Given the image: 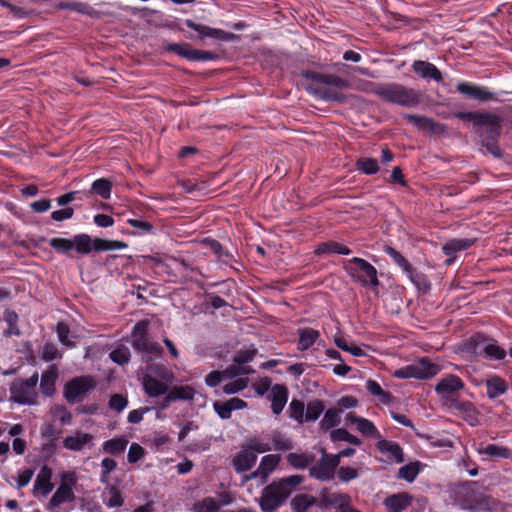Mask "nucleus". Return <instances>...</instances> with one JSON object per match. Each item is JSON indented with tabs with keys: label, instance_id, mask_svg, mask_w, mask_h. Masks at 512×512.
Instances as JSON below:
<instances>
[{
	"label": "nucleus",
	"instance_id": "nucleus-1",
	"mask_svg": "<svg viewBox=\"0 0 512 512\" xmlns=\"http://www.w3.org/2000/svg\"><path fill=\"white\" fill-rule=\"evenodd\" d=\"M302 475H291L272 481L263 490L259 506L263 512H274L282 506L296 488L304 482Z\"/></svg>",
	"mask_w": 512,
	"mask_h": 512
},
{
	"label": "nucleus",
	"instance_id": "nucleus-2",
	"mask_svg": "<svg viewBox=\"0 0 512 512\" xmlns=\"http://www.w3.org/2000/svg\"><path fill=\"white\" fill-rule=\"evenodd\" d=\"M311 83L306 89L309 93L326 101L343 102L345 100L341 91L349 86L348 82L339 76L307 72L304 75Z\"/></svg>",
	"mask_w": 512,
	"mask_h": 512
},
{
	"label": "nucleus",
	"instance_id": "nucleus-3",
	"mask_svg": "<svg viewBox=\"0 0 512 512\" xmlns=\"http://www.w3.org/2000/svg\"><path fill=\"white\" fill-rule=\"evenodd\" d=\"M384 101L401 106H414L419 102L417 92L398 83H370L366 89Z\"/></svg>",
	"mask_w": 512,
	"mask_h": 512
},
{
	"label": "nucleus",
	"instance_id": "nucleus-4",
	"mask_svg": "<svg viewBox=\"0 0 512 512\" xmlns=\"http://www.w3.org/2000/svg\"><path fill=\"white\" fill-rule=\"evenodd\" d=\"M464 389V383L456 375H448L442 378L436 385L435 391L440 395L443 404L460 411L474 413L470 403H461L457 400L460 390Z\"/></svg>",
	"mask_w": 512,
	"mask_h": 512
},
{
	"label": "nucleus",
	"instance_id": "nucleus-5",
	"mask_svg": "<svg viewBox=\"0 0 512 512\" xmlns=\"http://www.w3.org/2000/svg\"><path fill=\"white\" fill-rule=\"evenodd\" d=\"M348 274L366 287H376L379 284L376 268L366 260L354 257L345 264Z\"/></svg>",
	"mask_w": 512,
	"mask_h": 512
},
{
	"label": "nucleus",
	"instance_id": "nucleus-6",
	"mask_svg": "<svg viewBox=\"0 0 512 512\" xmlns=\"http://www.w3.org/2000/svg\"><path fill=\"white\" fill-rule=\"evenodd\" d=\"M149 321L142 320L136 323L132 330V347L139 353L148 356V360L152 356H159L162 353L161 346L147 338Z\"/></svg>",
	"mask_w": 512,
	"mask_h": 512
},
{
	"label": "nucleus",
	"instance_id": "nucleus-7",
	"mask_svg": "<svg viewBox=\"0 0 512 512\" xmlns=\"http://www.w3.org/2000/svg\"><path fill=\"white\" fill-rule=\"evenodd\" d=\"M38 383V374L34 373L28 379H17L10 387V400L24 405H33L36 403V385Z\"/></svg>",
	"mask_w": 512,
	"mask_h": 512
},
{
	"label": "nucleus",
	"instance_id": "nucleus-8",
	"mask_svg": "<svg viewBox=\"0 0 512 512\" xmlns=\"http://www.w3.org/2000/svg\"><path fill=\"white\" fill-rule=\"evenodd\" d=\"M439 371L440 369L436 364H433L427 359L423 358L419 362L396 370L395 376L402 379H428L435 376Z\"/></svg>",
	"mask_w": 512,
	"mask_h": 512
},
{
	"label": "nucleus",
	"instance_id": "nucleus-9",
	"mask_svg": "<svg viewBox=\"0 0 512 512\" xmlns=\"http://www.w3.org/2000/svg\"><path fill=\"white\" fill-rule=\"evenodd\" d=\"M322 452V458L310 468L309 473L311 477L317 480L329 481L334 478L335 470L338 467V457L327 454L325 450Z\"/></svg>",
	"mask_w": 512,
	"mask_h": 512
},
{
	"label": "nucleus",
	"instance_id": "nucleus-10",
	"mask_svg": "<svg viewBox=\"0 0 512 512\" xmlns=\"http://www.w3.org/2000/svg\"><path fill=\"white\" fill-rule=\"evenodd\" d=\"M165 49L191 61H208L216 58L215 53L193 49L187 43H169Z\"/></svg>",
	"mask_w": 512,
	"mask_h": 512
},
{
	"label": "nucleus",
	"instance_id": "nucleus-11",
	"mask_svg": "<svg viewBox=\"0 0 512 512\" xmlns=\"http://www.w3.org/2000/svg\"><path fill=\"white\" fill-rule=\"evenodd\" d=\"M93 386V381L89 377L75 378L65 385V398L70 403L79 402Z\"/></svg>",
	"mask_w": 512,
	"mask_h": 512
},
{
	"label": "nucleus",
	"instance_id": "nucleus-12",
	"mask_svg": "<svg viewBox=\"0 0 512 512\" xmlns=\"http://www.w3.org/2000/svg\"><path fill=\"white\" fill-rule=\"evenodd\" d=\"M481 336L477 335L471 339L467 349L473 354L484 352L485 355L494 360H502L506 356V351L498 346L495 342L486 343L484 340H480Z\"/></svg>",
	"mask_w": 512,
	"mask_h": 512
},
{
	"label": "nucleus",
	"instance_id": "nucleus-13",
	"mask_svg": "<svg viewBox=\"0 0 512 512\" xmlns=\"http://www.w3.org/2000/svg\"><path fill=\"white\" fill-rule=\"evenodd\" d=\"M320 498L318 502V506L321 509H327L329 507H333L340 512L343 510L348 504L351 503V497L348 494L344 493H336L330 492L328 489L324 488L319 493Z\"/></svg>",
	"mask_w": 512,
	"mask_h": 512
},
{
	"label": "nucleus",
	"instance_id": "nucleus-14",
	"mask_svg": "<svg viewBox=\"0 0 512 512\" xmlns=\"http://www.w3.org/2000/svg\"><path fill=\"white\" fill-rule=\"evenodd\" d=\"M482 117H487L479 120L476 129L477 132L484 140H494L500 133V118L492 113H482Z\"/></svg>",
	"mask_w": 512,
	"mask_h": 512
},
{
	"label": "nucleus",
	"instance_id": "nucleus-15",
	"mask_svg": "<svg viewBox=\"0 0 512 512\" xmlns=\"http://www.w3.org/2000/svg\"><path fill=\"white\" fill-rule=\"evenodd\" d=\"M185 24L187 27L197 31L203 37H210L223 41H231L238 38L236 34L225 32L221 29L211 28L205 25L197 24L190 19H187L185 21Z\"/></svg>",
	"mask_w": 512,
	"mask_h": 512
},
{
	"label": "nucleus",
	"instance_id": "nucleus-16",
	"mask_svg": "<svg viewBox=\"0 0 512 512\" xmlns=\"http://www.w3.org/2000/svg\"><path fill=\"white\" fill-rule=\"evenodd\" d=\"M405 118L411 124L415 125L418 129L423 131H430L433 133L440 134L445 130L444 125L425 116L408 114L405 116Z\"/></svg>",
	"mask_w": 512,
	"mask_h": 512
},
{
	"label": "nucleus",
	"instance_id": "nucleus-17",
	"mask_svg": "<svg viewBox=\"0 0 512 512\" xmlns=\"http://www.w3.org/2000/svg\"><path fill=\"white\" fill-rule=\"evenodd\" d=\"M268 397L272 402V411L275 414H279L287 403L288 390L285 386L276 384L271 388V392Z\"/></svg>",
	"mask_w": 512,
	"mask_h": 512
},
{
	"label": "nucleus",
	"instance_id": "nucleus-18",
	"mask_svg": "<svg viewBox=\"0 0 512 512\" xmlns=\"http://www.w3.org/2000/svg\"><path fill=\"white\" fill-rule=\"evenodd\" d=\"M256 460L257 455L244 447L233 458V465L237 472H244L250 470L256 463Z\"/></svg>",
	"mask_w": 512,
	"mask_h": 512
},
{
	"label": "nucleus",
	"instance_id": "nucleus-19",
	"mask_svg": "<svg viewBox=\"0 0 512 512\" xmlns=\"http://www.w3.org/2000/svg\"><path fill=\"white\" fill-rule=\"evenodd\" d=\"M457 90L472 99L488 101L493 98V94L486 89L466 82L459 83Z\"/></svg>",
	"mask_w": 512,
	"mask_h": 512
},
{
	"label": "nucleus",
	"instance_id": "nucleus-20",
	"mask_svg": "<svg viewBox=\"0 0 512 512\" xmlns=\"http://www.w3.org/2000/svg\"><path fill=\"white\" fill-rule=\"evenodd\" d=\"M101 498L108 508H119L124 504L121 491L113 484H107L105 486Z\"/></svg>",
	"mask_w": 512,
	"mask_h": 512
},
{
	"label": "nucleus",
	"instance_id": "nucleus-21",
	"mask_svg": "<svg viewBox=\"0 0 512 512\" xmlns=\"http://www.w3.org/2000/svg\"><path fill=\"white\" fill-rule=\"evenodd\" d=\"M377 448L382 454L386 455L389 460L395 461L396 463H401L404 461L402 449L395 442L379 440L377 443Z\"/></svg>",
	"mask_w": 512,
	"mask_h": 512
},
{
	"label": "nucleus",
	"instance_id": "nucleus-22",
	"mask_svg": "<svg viewBox=\"0 0 512 512\" xmlns=\"http://www.w3.org/2000/svg\"><path fill=\"white\" fill-rule=\"evenodd\" d=\"M413 71L423 78H431L437 82L442 80L441 72L432 63L417 60L413 63Z\"/></svg>",
	"mask_w": 512,
	"mask_h": 512
},
{
	"label": "nucleus",
	"instance_id": "nucleus-23",
	"mask_svg": "<svg viewBox=\"0 0 512 512\" xmlns=\"http://www.w3.org/2000/svg\"><path fill=\"white\" fill-rule=\"evenodd\" d=\"M75 500V494L68 483H61L56 492L50 499V506L53 508L59 507L63 503L72 502Z\"/></svg>",
	"mask_w": 512,
	"mask_h": 512
},
{
	"label": "nucleus",
	"instance_id": "nucleus-24",
	"mask_svg": "<svg viewBox=\"0 0 512 512\" xmlns=\"http://www.w3.org/2000/svg\"><path fill=\"white\" fill-rule=\"evenodd\" d=\"M411 496L407 493H398L389 496L384 504L389 512H402L411 504Z\"/></svg>",
	"mask_w": 512,
	"mask_h": 512
},
{
	"label": "nucleus",
	"instance_id": "nucleus-25",
	"mask_svg": "<svg viewBox=\"0 0 512 512\" xmlns=\"http://www.w3.org/2000/svg\"><path fill=\"white\" fill-rule=\"evenodd\" d=\"M51 477L52 470L46 465L42 466L34 483L35 489L40 490L43 495L50 493L53 489Z\"/></svg>",
	"mask_w": 512,
	"mask_h": 512
},
{
	"label": "nucleus",
	"instance_id": "nucleus-26",
	"mask_svg": "<svg viewBox=\"0 0 512 512\" xmlns=\"http://www.w3.org/2000/svg\"><path fill=\"white\" fill-rule=\"evenodd\" d=\"M58 377V371L55 366H51L41 376L40 389L46 396H52L55 392V382Z\"/></svg>",
	"mask_w": 512,
	"mask_h": 512
},
{
	"label": "nucleus",
	"instance_id": "nucleus-27",
	"mask_svg": "<svg viewBox=\"0 0 512 512\" xmlns=\"http://www.w3.org/2000/svg\"><path fill=\"white\" fill-rule=\"evenodd\" d=\"M143 388L150 397H158L168 391V386L150 375L143 377Z\"/></svg>",
	"mask_w": 512,
	"mask_h": 512
},
{
	"label": "nucleus",
	"instance_id": "nucleus-28",
	"mask_svg": "<svg viewBox=\"0 0 512 512\" xmlns=\"http://www.w3.org/2000/svg\"><path fill=\"white\" fill-rule=\"evenodd\" d=\"M318 504L317 498L306 493L297 494L290 502L293 512H306L313 505Z\"/></svg>",
	"mask_w": 512,
	"mask_h": 512
},
{
	"label": "nucleus",
	"instance_id": "nucleus-29",
	"mask_svg": "<svg viewBox=\"0 0 512 512\" xmlns=\"http://www.w3.org/2000/svg\"><path fill=\"white\" fill-rule=\"evenodd\" d=\"M93 436L88 433L77 432L73 436H68L64 439L65 448L73 451L81 450L89 441H91Z\"/></svg>",
	"mask_w": 512,
	"mask_h": 512
},
{
	"label": "nucleus",
	"instance_id": "nucleus-30",
	"mask_svg": "<svg viewBox=\"0 0 512 512\" xmlns=\"http://www.w3.org/2000/svg\"><path fill=\"white\" fill-rule=\"evenodd\" d=\"M487 396L494 399L507 391L508 385L505 380L498 376H493L486 381Z\"/></svg>",
	"mask_w": 512,
	"mask_h": 512
},
{
	"label": "nucleus",
	"instance_id": "nucleus-31",
	"mask_svg": "<svg viewBox=\"0 0 512 512\" xmlns=\"http://www.w3.org/2000/svg\"><path fill=\"white\" fill-rule=\"evenodd\" d=\"M384 251L395 261V263L400 266L410 277L413 283H418L414 278L412 273V267L410 263L406 260V258L398 252L396 249L386 246Z\"/></svg>",
	"mask_w": 512,
	"mask_h": 512
},
{
	"label": "nucleus",
	"instance_id": "nucleus-32",
	"mask_svg": "<svg viewBox=\"0 0 512 512\" xmlns=\"http://www.w3.org/2000/svg\"><path fill=\"white\" fill-rule=\"evenodd\" d=\"M477 451L479 454L487 455L490 458H509L511 455L509 448L495 444L481 446Z\"/></svg>",
	"mask_w": 512,
	"mask_h": 512
},
{
	"label": "nucleus",
	"instance_id": "nucleus-33",
	"mask_svg": "<svg viewBox=\"0 0 512 512\" xmlns=\"http://www.w3.org/2000/svg\"><path fill=\"white\" fill-rule=\"evenodd\" d=\"M474 240L471 239H452L443 245V252L447 256H453L456 252L466 250L472 246Z\"/></svg>",
	"mask_w": 512,
	"mask_h": 512
},
{
	"label": "nucleus",
	"instance_id": "nucleus-34",
	"mask_svg": "<svg viewBox=\"0 0 512 512\" xmlns=\"http://www.w3.org/2000/svg\"><path fill=\"white\" fill-rule=\"evenodd\" d=\"M316 254H323V253H337L342 255H349L351 253V250L338 242L335 241H329L325 243H321L318 245V247L315 250Z\"/></svg>",
	"mask_w": 512,
	"mask_h": 512
},
{
	"label": "nucleus",
	"instance_id": "nucleus-35",
	"mask_svg": "<svg viewBox=\"0 0 512 512\" xmlns=\"http://www.w3.org/2000/svg\"><path fill=\"white\" fill-rule=\"evenodd\" d=\"M128 445V440L125 438H114L105 441L102 445V449L105 453L111 455H119L124 452Z\"/></svg>",
	"mask_w": 512,
	"mask_h": 512
},
{
	"label": "nucleus",
	"instance_id": "nucleus-36",
	"mask_svg": "<svg viewBox=\"0 0 512 512\" xmlns=\"http://www.w3.org/2000/svg\"><path fill=\"white\" fill-rule=\"evenodd\" d=\"M319 337V332L312 328H305L299 331V348L300 350H307L310 348Z\"/></svg>",
	"mask_w": 512,
	"mask_h": 512
},
{
	"label": "nucleus",
	"instance_id": "nucleus-37",
	"mask_svg": "<svg viewBox=\"0 0 512 512\" xmlns=\"http://www.w3.org/2000/svg\"><path fill=\"white\" fill-rule=\"evenodd\" d=\"M280 461V456L269 454L264 456L260 462V471H263V482L266 481L269 474L277 467Z\"/></svg>",
	"mask_w": 512,
	"mask_h": 512
},
{
	"label": "nucleus",
	"instance_id": "nucleus-38",
	"mask_svg": "<svg viewBox=\"0 0 512 512\" xmlns=\"http://www.w3.org/2000/svg\"><path fill=\"white\" fill-rule=\"evenodd\" d=\"M288 463L295 467L304 469L314 461V457L305 453H289L287 456Z\"/></svg>",
	"mask_w": 512,
	"mask_h": 512
},
{
	"label": "nucleus",
	"instance_id": "nucleus-39",
	"mask_svg": "<svg viewBox=\"0 0 512 512\" xmlns=\"http://www.w3.org/2000/svg\"><path fill=\"white\" fill-rule=\"evenodd\" d=\"M96 251L120 250L127 247V244L122 241H109L101 238L93 240V246Z\"/></svg>",
	"mask_w": 512,
	"mask_h": 512
},
{
	"label": "nucleus",
	"instance_id": "nucleus-40",
	"mask_svg": "<svg viewBox=\"0 0 512 512\" xmlns=\"http://www.w3.org/2000/svg\"><path fill=\"white\" fill-rule=\"evenodd\" d=\"M340 413H341L340 409H337V408L328 409L320 422L321 428L328 430L332 427L337 426L340 423Z\"/></svg>",
	"mask_w": 512,
	"mask_h": 512
},
{
	"label": "nucleus",
	"instance_id": "nucleus-41",
	"mask_svg": "<svg viewBox=\"0 0 512 512\" xmlns=\"http://www.w3.org/2000/svg\"><path fill=\"white\" fill-rule=\"evenodd\" d=\"M357 169L364 174L372 175L378 172V162L374 158H360L356 162Z\"/></svg>",
	"mask_w": 512,
	"mask_h": 512
},
{
	"label": "nucleus",
	"instance_id": "nucleus-42",
	"mask_svg": "<svg viewBox=\"0 0 512 512\" xmlns=\"http://www.w3.org/2000/svg\"><path fill=\"white\" fill-rule=\"evenodd\" d=\"M112 184L105 178H100L93 182L91 190L101 196L103 199L110 197Z\"/></svg>",
	"mask_w": 512,
	"mask_h": 512
},
{
	"label": "nucleus",
	"instance_id": "nucleus-43",
	"mask_svg": "<svg viewBox=\"0 0 512 512\" xmlns=\"http://www.w3.org/2000/svg\"><path fill=\"white\" fill-rule=\"evenodd\" d=\"M330 437L333 441H346L356 446H359L361 444L359 438L350 434L347 430L342 428L331 431Z\"/></svg>",
	"mask_w": 512,
	"mask_h": 512
},
{
	"label": "nucleus",
	"instance_id": "nucleus-44",
	"mask_svg": "<svg viewBox=\"0 0 512 512\" xmlns=\"http://www.w3.org/2000/svg\"><path fill=\"white\" fill-rule=\"evenodd\" d=\"M357 430L367 437H372L376 439H380L381 437L376 426L371 421L365 418H361V420H359Z\"/></svg>",
	"mask_w": 512,
	"mask_h": 512
},
{
	"label": "nucleus",
	"instance_id": "nucleus-45",
	"mask_svg": "<svg viewBox=\"0 0 512 512\" xmlns=\"http://www.w3.org/2000/svg\"><path fill=\"white\" fill-rule=\"evenodd\" d=\"M324 410V404L320 400H313L308 403L306 412H305V419L307 421H315L318 419L320 414Z\"/></svg>",
	"mask_w": 512,
	"mask_h": 512
},
{
	"label": "nucleus",
	"instance_id": "nucleus-46",
	"mask_svg": "<svg viewBox=\"0 0 512 512\" xmlns=\"http://www.w3.org/2000/svg\"><path fill=\"white\" fill-rule=\"evenodd\" d=\"M60 7L64 8V9L73 10L78 13L89 15V16H93L96 13L95 10L90 5H88L87 3H83V2L61 3Z\"/></svg>",
	"mask_w": 512,
	"mask_h": 512
},
{
	"label": "nucleus",
	"instance_id": "nucleus-47",
	"mask_svg": "<svg viewBox=\"0 0 512 512\" xmlns=\"http://www.w3.org/2000/svg\"><path fill=\"white\" fill-rule=\"evenodd\" d=\"M131 357L130 350L127 346H120L110 353V358L113 362L124 365L129 362Z\"/></svg>",
	"mask_w": 512,
	"mask_h": 512
},
{
	"label": "nucleus",
	"instance_id": "nucleus-48",
	"mask_svg": "<svg viewBox=\"0 0 512 512\" xmlns=\"http://www.w3.org/2000/svg\"><path fill=\"white\" fill-rule=\"evenodd\" d=\"M74 247L79 253L88 254L92 250L93 242L86 234L77 235L74 240Z\"/></svg>",
	"mask_w": 512,
	"mask_h": 512
},
{
	"label": "nucleus",
	"instance_id": "nucleus-49",
	"mask_svg": "<svg viewBox=\"0 0 512 512\" xmlns=\"http://www.w3.org/2000/svg\"><path fill=\"white\" fill-rule=\"evenodd\" d=\"M175 401L176 400H192L195 394V391L190 386H174L169 390Z\"/></svg>",
	"mask_w": 512,
	"mask_h": 512
},
{
	"label": "nucleus",
	"instance_id": "nucleus-50",
	"mask_svg": "<svg viewBox=\"0 0 512 512\" xmlns=\"http://www.w3.org/2000/svg\"><path fill=\"white\" fill-rule=\"evenodd\" d=\"M418 473H419L418 463H410V464L402 466L399 469V477L408 482L414 481V479L416 478Z\"/></svg>",
	"mask_w": 512,
	"mask_h": 512
},
{
	"label": "nucleus",
	"instance_id": "nucleus-51",
	"mask_svg": "<svg viewBox=\"0 0 512 512\" xmlns=\"http://www.w3.org/2000/svg\"><path fill=\"white\" fill-rule=\"evenodd\" d=\"M366 388L371 394L381 396L385 403H389L392 400V395L389 392L383 391L381 386L374 380H368L366 382Z\"/></svg>",
	"mask_w": 512,
	"mask_h": 512
},
{
	"label": "nucleus",
	"instance_id": "nucleus-52",
	"mask_svg": "<svg viewBox=\"0 0 512 512\" xmlns=\"http://www.w3.org/2000/svg\"><path fill=\"white\" fill-rule=\"evenodd\" d=\"M271 439L275 450L285 451L292 448V442L290 439L279 432H274L271 436Z\"/></svg>",
	"mask_w": 512,
	"mask_h": 512
},
{
	"label": "nucleus",
	"instance_id": "nucleus-53",
	"mask_svg": "<svg viewBox=\"0 0 512 512\" xmlns=\"http://www.w3.org/2000/svg\"><path fill=\"white\" fill-rule=\"evenodd\" d=\"M5 321L9 326L6 335H20V330L17 327L18 315L14 311L5 312Z\"/></svg>",
	"mask_w": 512,
	"mask_h": 512
},
{
	"label": "nucleus",
	"instance_id": "nucleus-54",
	"mask_svg": "<svg viewBox=\"0 0 512 512\" xmlns=\"http://www.w3.org/2000/svg\"><path fill=\"white\" fill-rule=\"evenodd\" d=\"M253 372L254 370L249 366H243L234 363L233 365L227 367V369L224 371V374H227L229 377H237L240 375H248Z\"/></svg>",
	"mask_w": 512,
	"mask_h": 512
},
{
	"label": "nucleus",
	"instance_id": "nucleus-55",
	"mask_svg": "<svg viewBox=\"0 0 512 512\" xmlns=\"http://www.w3.org/2000/svg\"><path fill=\"white\" fill-rule=\"evenodd\" d=\"M195 509L199 512H218V503L213 498H205L195 504Z\"/></svg>",
	"mask_w": 512,
	"mask_h": 512
},
{
	"label": "nucleus",
	"instance_id": "nucleus-56",
	"mask_svg": "<svg viewBox=\"0 0 512 512\" xmlns=\"http://www.w3.org/2000/svg\"><path fill=\"white\" fill-rule=\"evenodd\" d=\"M250 451H253V453H264L271 450L270 445L267 442H263L258 439H250L247 442V445L245 446Z\"/></svg>",
	"mask_w": 512,
	"mask_h": 512
},
{
	"label": "nucleus",
	"instance_id": "nucleus-57",
	"mask_svg": "<svg viewBox=\"0 0 512 512\" xmlns=\"http://www.w3.org/2000/svg\"><path fill=\"white\" fill-rule=\"evenodd\" d=\"M50 245L54 249L61 251V252H67L74 248V242L73 240L65 239V238H53L50 240Z\"/></svg>",
	"mask_w": 512,
	"mask_h": 512
},
{
	"label": "nucleus",
	"instance_id": "nucleus-58",
	"mask_svg": "<svg viewBox=\"0 0 512 512\" xmlns=\"http://www.w3.org/2000/svg\"><path fill=\"white\" fill-rule=\"evenodd\" d=\"M56 331L58 334V338L63 345L68 346V347H72L74 345L73 342L68 337L70 330H69V327L67 324H65L63 322H59L57 324Z\"/></svg>",
	"mask_w": 512,
	"mask_h": 512
},
{
	"label": "nucleus",
	"instance_id": "nucleus-59",
	"mask_svg": "<svg viewBox=\"0 0 512 512\" xmlns=\"http://www.w3.org/2000/svg\"><path fill=\"white\" fill-rule=\"evenodd\" d=\"M248 385V380L244 378L237 379L231 383H228L224 386L223 390L226 394H235L243 389H245Z\"/></svg>",
	"mask_w": 512,
	"mask_h": 512
},
{
	"label": "nucleus",
	"instance_id": "nucleus-60",
	"mask_svg": "<svg viewBox=\"0 0 512 512\" xmlns=\"http://www.w3.org/2000/svg\"><path fill=\"white\" fill-rule=\"evenodd\" d=\"M256 350H240L236 353L233 358V362L239 365H243L253 360L256 355Z\"/></svg>",
	"mask_w": 512,
	"mask_h": 512
},
{
	"label": "nucleus",
	"instance_id": "nucleus-61",
	"mask_svg": "<svg viewBox=\"0 0 512 512\" xmlns=\"http://www.w3.org/2000/svg\"><path fill=\"white\" fill-rule=\"evenodd\" d=\"M127 404L128 400L120 394L112 395L109 400V407L117 412L124 410Z\"/></svg>",
	"mask_w": 512,
	"mask_h": 512
},
{
	"label": "nucleus",
	"instance_id": "nucleus-62",
	"mask_svg": "<svg viewBox=\"0 0 512 512\" xmlns=\"http://www.w3.org/2000/svg\"><path fill=\"white\" fill-rule=\"evenodd\" d=\"M304 403L293 399L290 403V416L296 420L302 421L304 417Z\"/></svg>",
	"mask_w": 512,
	"mask_h": 512
},
{
	"label": "nucleus",
	"instance_id": "nucleus-63",
	"mask_svg": "<svg viewBox=\"0 0 512 512\" xmlns=\"http://www.w3.org/2000/svg\"><path fill=\"white\" fill-rule=\"evenodd\" d=\"M61 354L59 353L57 347L54 344L47 343L43 347L42 359L45 361H52L54 359L60 358Z\"/></svg>",
	"mask_w": 512,
	"mask_h": 512
},
{
	"label": "nucleus",
	"instance_id": "nucleus-64",
	"mask_svg": "<svg viewBox=\"0 0 512 512\" xmlns=\"http://www.w3.org/2000/svg\"><path fill=\"white\" fill-rule=\"evenodd\" d=\"M144 456V449L137 443H132L128 451V461L135 463Z\"/></svg>",
	"mask_w": 512,
	"mask_h": 512
}]
</instances>
